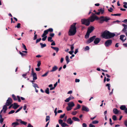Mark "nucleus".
I'll return each mask as SVG.
<instances>
[{
	"mask_svg": "<svg viewBox=\"0 0 127 127\" xmlns=\"http://www.w3.org/2000/svg\"><path fill=\"white\" fill-rule=\"evenodd\" d=\"M115 35L114 33L110 32L107 30L105 31L101 34V36L103 38L106 39H109L114 37Z\"/></svg>",
	"mask_w": 127,
	"mask_h": 127,
	"instance_id": "f257e3e1",
	"label": "nucleus"
},
{
	"mask_svg": "<svg viewBox=\"0 0 127 127\" xmlns=\"http://www.w3.org/2000/svg\"><path fill=\"white\" fill-rule=\"evenodd\" d=\"M76 23H74L70 26L69 30L68 32V34L69 36H73L76 33L77 28L76 26Z\"/></svg>",
	"mask_w": 127,
	"mask_h": 127,
	"instance_id": "f03ea898",
	"label": "nucleus"
},
{
	"mask_svg": "<svg viewBox=\"0 0 127 127\" xmlns=\"http://www.w3.org/2000/svg\"><path fill=\"white\" fill-rule=\"evenodd\" d=\"M94 18L95 20H99V22L101 24L104 21H105L106 22H107L108 20L110 19V18L107 16H101L100 18H99L96 16L94 17Z\"/></svg>",
	"mask_w": 127,
	"mask_h": 127,
	"instance_id": "7ed1b4c3",
	"label": "nucleus"
},
{
	"mask_svg": "<svg viewBox=\"0 0 127 127\" xmlns=\"http://www.w3.org/2000/svg\"><path fill=\"white\" fill-rule=\"evenodd\" d=\"M81 22L82 24L85 25L87 26H89L90 24V21L88 19H83L81 20Z\"/></svg>",
	"mask_w": 127,
	"mask_h": 127,
	"instance_id": "20e7f679",
	"label": "nucleus"
},
{
	"mask_svg": "<svg viewBox=\"0 0 127 127\" xmlns=\"http://www.w3.org/2000/svg\"><path fill=\"white\" fill-rule=\"evenodd\" d=\"M59 123L60 124L62 127H65L69 126V125L65 122H63V120L62 119H60L59 120Z\"/></svg>",
	"mask_w": 127,
	"mask_h": 127,
	"instance_id": "39448f33",
	"label": "nucleus"
},
{
	"mask_svg": "<svg viewBox=\"0 0 127 127\" xmlns=\"http://www.w3.org/2000/svg\"><path fill=\"white\" fill-rule=\"evenodd\" d=\"M112 43V40L111 39H109L105 42L104 45L106 47H108L111 45Z\"/></svg>",
	"mask_w": 127,
	"mask_h": 127,
	"instance_id": "423d86ee",
	"label": "nucleus"
},
{
	"mask_svg": "<svg viewBox=\"0 0 127 127\" xmlns=\"http://www.w3.org/2000/svg\"><path fill=\"white\" fill-rule=\"evenodd\" d=\"M12 102L13 101L12 98L10 97H8L6 100L5 104L7 105V106H9L11 104Z\"/></svg>",
	"mask_w": 127,
	"mask_h": 127,
	"instance_id": "0eeeda50",
	"label": "nucleus"
},
{
	"mask_svg": "<svg viewBox=\"0 0 127 127\" xmlns=\"http://www.w3.org/2000/svg\"><path fill=\"white\" fill-rule=\"evenodd\" d=\"M96 37V36L94 35L91 37H90L87 41V43L88 44H89L92 42L95 39Z\"/></svg>",
	"mask_w": 127,
	"mask_h": 127,
	"instance_id": "6e6552de",
	"label": "nucleus"
},
{
	"mask_svg": "<svg viewBox=\"0 0 127 127\" xmlns=\"http://www.w3.org/2000/svg\"><path fill=\"white\" fill-rule=\"evenodd\" d=\"M31 74L32 75L33 77V80H34L37 79V78L36 74L34 72L33 69V68H32Z\"/></svg>",
	"mask_w": 127,
	"mask_h": 127,
	"instance_id": "1a4fd4ad",
	"label": "nucleus"
},
{
	"mask_svg": "<svg viewBox=\"0 0 127 127\" xmlns=\"http://www.w3.org/2000/svg\"><path fill=\"white\" fill-rule=\"evenodd\" d=\"M95 29V28L93 26H91L90 27L88 28L87 32L90 33H91Z\"/></svg>",
	"mask_w": 127,
	"mask_h": 127,
	"instance_id": "9d476101",
	"label": "nucleus"
},
{
	"mask_svg": "<svg viewBox=\"0 0 127 127\" xmlns=\"http://www.w3.org/2000/svg\"><path fill=\"white\" fill-rule=\"evenodd\" d=\"M100 40L101 39L99 38H95L94 41V43L95 44H97L100 42Z\"/></svg>",
	"mask_w": 127,
	"mask_h": 127,
	"instance_id": "9b49d317",
	"label": "nucleus"
},
{
	"mask_svg": "<svg viewBox=\"0 0 127 127\" xmlns=\"http://www.w3.org/2000/svg\"><path fill=\"white\" fill-rule=\"evenodd\" d=\"M12 107L14 109H16L19 107V105L17 103H13Z\"/></svg>",
	"mask_w": 127,
	"mask_h": 127,
	"instance_id": "f8f14e48",
	"label": "nucleus"
},
{
	"mask_svg": "<svg viewBox=\"0 0 127 127\" xmlns=\"http://www.w3.org/2000/svg\"><path fill=\"white\" fill-rule=\"evenodd\" d=\"M74 99V98L72 96H70L68 98H66L64 101L65 102H68L70 100H72Z\"/></svg>",
	"mask_w": 127,
	"mask_h": 127,
	"instance_id": "ddd939ff",
	"label": "nucleus"
},
{
	"mask_svg": "<svg viewBox=\"0 0 127 127\" xmlns=\"http://www.w3.org/2000/svg\"><path fill=\"white\" fill-rule=\"evenodd\" d=\"M82 111H84L87 112H88L89 111V108L86 106H82Z\"/></svg>",
	"mask_w": 127,
	"mask_h": 127,
	"instance_id": "4468645a",
	"label": "nucleus"
},
{
	"mask_svg": "<svg viewBox=\"0 0 127 127\" xmlns=\"http://www.w3.org/2000/svg\"><path fill=\"white\" fill-rule=\"evenodd\" d=\"M67 105L68 106L70 107H71L72 108L73 107H74L75 105V104L74 102H71L68 103Z\"/></svg>",
	"mask_w": 127,
	"mask_h": 127,
	"instance_id": "2eb2a0df",
	"label": "nucleus"
},
{
	"mask_svg": "<svg viewBox=\"0 0 127 127\" xmlns=\"http://www.w3.org/2000/svg\"><path fill=\"white\" fill-rule=\"evenodd\" d=\"M119 112H120V111H119L117 108H115L113 109V112L114 114H118Z\"/></svg>",
	"mask_w": 127,
	"mask_h": 127,
	"instance_id": "dca6fc26",
	"label": "nucleus"
},
{
	"mask_svg": "<svg viewBox=\"0 0 127 127\" xmlns=\"http://www.w3.org/2000/svg\"><path fill=\"white\" fill-rule=\"evenodd\" d=\"M88 19L89 20L90 22H92L95 20L94 17H93V16H91Z\"/></svg>",
	"mask_w": 127,
	"mask_h": 127,
	"instance_id": "f3484780",
	"label": "nucleus"
},
{
	"mask_svg": "<svg viewBox=\"0 0 127 127\" xmlns=\"http://www.w3.org/2000/svg\"><path fill=\"white\" fill-rule=\"evenodd\" d=\"M67 122L68 124H69L70 125L72 124L73 123V121L70 118H69L67 120Z\"/></svg>",
	"mask_w": 127,
	"mask_h": 127,
	"instance_id": "a211bd4d",
	"label": "nucleus"
},
{
	"mask_svg": "<svg viewBox=\"0 0 127 127\" xmlns=\"http://www.w3.org/2000/svg\"><path fill=\"white\" fill-rule=\"evenodd\" d=\"M19 125V123L17 122H15L11 124L12 126H14L16 127L17 126H18Z\"/></svg>",
	"mask_w": 127,
	"mask_h": 127,
	"instance_id": "6ab92c4d",
	"label": "nucleus"
},
{
	"mask_svg": "<svg viewBox=\"0 0 127 127\" xmlns=\"http://www.w3.org/2000/svg\"><path fill=\"white\" fill-rule=\"evenodd\" d=\"M126 107L125 105H122L120 107V108L122 110H125Z\"/></svg>",
	"mask_w": 127,
	"mask_h": 127,
	"instance_id": "aec40b11",
	"label": "nucleus"
},
{
	"mask_svg": "<svg viewBox=\"0 0 127 127\" xmlns=\"http://www.w3.org/2000/svg\"><path fill=\"white\" fill-rule=\"evenodd\" d=\"M72 120L78 122H79L80 121V120L79 119L75 117H73L72 118Z\"/></svg>",
	"mask_w": 127,
	"mask_h": 127,
	"instance_id": "412c9836",
	"label": "nucleus"
},
{
	"mask_svg": "<svg viewBox=\"0 0 127 127\" xmlns=\"http://www.w3.org/2000/svg\"><path fill=\"white\" fill-rule=\"evenodd\" d=\"M65 59L66 61L67 64H68V63L70 62L68 56H66L65 57Z\"/></svg>",
	"mask_w": 127,
	"mask_h": 127,
	"instance_id": "4be33fe9",
	"label": "nucleus"
},
{
	"mask_svg": "<svg viewBox=\"0 0 127 127\" xmlns=\"http://www.w3.org/2000/svg\"><path fill=\"white\" fill-rule=\"evenodd\" d=\"M90 34V33L87 32L86 34L85 35V38H86L87 39L89 38V35Z\"/></svg>",
	"mask_w": 127,
	"mask_h": 127,
	"instance_id": "5701e85b",
	"label": "nucleus"
},
{
	"mask_svg": "<svg viewBox=\"0 0 127 127\" xmlns=\"http://www.w3.org/2000/svg\"><path fill=\"white\" fill-rule=\"evenodd\" d=\"M0 123L2 124L4 119L3 118H2V117L1 115H0Z\"/></svg>",
	"mask_w": 127,
	"mask_h": 127,
	"instance_id": "b1692460",
	"label": "nucleus"
},
{
	"mask_svg": "<svg viewBox=\"0 0 127 127\" xmlns=\"http://www.w3.org/2000/svg\"><path fill=\"white\" fill-rule=\"evenodd\" d=\"M40 45L41 46V48H43L46 46V45L45 44H43L42 43H40Z\"/></svg>",
	"mask_w": 127,
	"mask_h": 127,
	"instance_id": "393cba45",
	"label": "nucleus"
},
{
	"mask_svg": "<svg viewBox=\"0 0 127 127\" xmlns=\"http://www.w3.org/2000/svg\"><path fill=\"white\" fill-rule=\"evenodd\" d=\"M7 106H8L7 105L5 104V105L3 106L2 108V110H7Z\"/></svg>",
	"mask_w": 127,
	"mask_h": 127,
	"instance_id": "a878e982",
	"label": "nucleus"
},
{
	"mask_svg": "<svg viewBox=\"0 0 127 127\" xmlns=\"http://www.w3.org/2000/svg\"><path fill=\"white\" fill-rule=\"evenodd\" d=\"M112 119L114 121L117 120V118L116 116L115 115H113L112 117Z\"/></svg>",
	"mask_w": 127,
	"mask_h": 127,
	"instance_id": "bb28decb",
	"label": "nucleus"
},
{
	"mask_svg": "<svg viewBox=\"0 0 127 127\" xmlns=\"http://www.w3.org/2000/svg\"><path fill=\"white\" fill-rule=\"evenodd\" d=\"M12 97L14 100H17V98L15 96V95L14 94H12Z\"/></svg>",
	"mask_w": 127,
	"mask_h": 127,
	"instance_id": "cd10ccee",
	"label": "nucleus"
},
{
	"mask_svg": "<svg viewBox=\"0 0 127 127\" xmlns=\"http://www.w3.org/2000/svg\"><path fill=\"white\" fill-rule=\"evenodd\" d=\"M52 37H49L48 38V41H50L51 42H52L53 41V40L52 39Z\"/></svg>",
	"mask_w": 127,
	"mask_h": 127,
	"instance_id": "c85d7f7f",
	"label": "nucleus"
},
{
	"mask_svg": "<svg viewBox=\"0 0 127 127\" xmlns=\"http://www.w3.org/2000/svg\"><path fill=\"white\" fill-rule=\"evenodd\" d=\"M124 37H125L124 36V35H122L120 36V39L123 42L124 40Z\"/></svg>",
	"mask_w": 127,
	"mask_h": 127,
	"instance_id": "c756f323",
	"label": "nucleus"
},
{
	"mask_svg": "<svg viewBox=\"0 0 127 127\" xmlns=\"http://www.w3.org/2000/svg\"><path fill=\"white\" fill-rule=\"evenodd\" d=\"M121 14H111V15L113 16H121Z\"/></svg>",
	"mask_w": 127,
	"mask_h": 127,
	"instance_id": "7c9ffc66",
	"label": "nucleus"
},
{
	"mask_svg": "<svg viewBox=\"0 0 127 127\" xmlns=\"http://www.w3.org/2000/svg\"><path fill=\"white\" fill-rule=\"evenodd\" d=\"M98 123V121L97 120H95L93 121L92 122V123L93 124H97Z\"/></svg>",
	"mask_w": 127,
	"mask_h": 127,
	"instance_id": "2f4dec72",
	"label": "nucleus"
},
{
	"mask_svg": "<svg viewBox=\"0 0 127 127\" xmlns=\"http://www.w3.org/2000/svg\"><path fill=\"white\" fill-rule=\"evenodd\" d=\"M45 92L47 94H49V89L48 88H46L45 91Z\"/></svg>",
	"mask_w": 127,
	"mask_h": 127,
	"instance_id": "473e14b6",
	"label": "nucleus"
},
{
	"mask_svg": "<svg viewBox=\"0 0 127 127\" xmlns=\"http://www.w3.org/2000/svg\"><path fill=\"white\" fill-rule=\"evenodd\" d=\"M98 10L101 12V14H103L104 12V10L102 8H100L99 9H98Z\"/></svg>",
	"mask_w": 127,
	"mask_h": 127,
	"instance_id": "72a5a7b5",
	"label": "nucleus"
},
{
	"mask_svg": "<svg viewBox=\"0 0 127 127\" xmlns=\"http://www.w3.org/2000/svg\"><path fill=\"white\" fill-rule=\"evenodd\" d=\"M21 24L20 23H18L17 26H15V28H20Z\"/></svg>",
	"mask_w": 127,
	"mask_h": 127,
	"instance_id": "f704fd0d",
	"label": "nucleus"
},
{
	"mask_svg": "<svg viewBox=\"0 0 127 127\" xmlns=\"http://www.w3.org/2000/svg\"><path fill=\"white\" fill-rule=\"evenodd\" d=\"M72 109V108L70 107L69 106H68L67 107H66V110L67 111H69L70 110Z\"/></svg>",
	"mask_w": 127,
	"mask_h": 127,
	"instance_id": "c9c22d12",
	"label": "nucleus"
},
{
	"mask_svg": "<svg viewBox=\"0 0 127 127\" xmlns=\"http://www.w3.org/2000/svg\"><path fill=\"white\" fill-rule=\"evenodd\" d=\"M20 123L24 125H26L27 124V123L26 122L22 121L20 122Z\"/></svg>",
	"mask_w": 127,
	"mask_h": 127,
	"instance_id": "e433bc0d",
	"label": "nucleus"
},
{
	"mask_svg": "<svg viewBox=\"0 0 127 127\" xmlns=\"http://www.w3.org/2000/svg\"><path fill=\"white\" fill-rule=\"evenodd\" d=\"M19 53L21 55L22 57H24L25 56H26V54H25L23 53V52H22L20 51H19Z\"/></svg>",
	"mask_w": 127,
	"mask_h": 127,
	"instance_id": "4c0bfd02",
	"label": "nucleus"
},
{
	"mask_svg": "<svg viewBox=\"0 0 127 127\" xmlns=\"http://www.w3.org/2000/svg\"><path fill=\"white\" fill-rule=\"evenodd\" d=\"M57 108H56V115H57V113H61L63 112L62 110H58L57 111Z\"/></svg>",
	"mask_w": 127,
	"mask_h": 127,
	"instance_id": "58836bf2",
	"label": "nucleus"
},
{
	"mask_svg": "<svg viewBox=\"0 0 127 127\" xmlns=\"http://www.w3.org/2000/svg\"><path fill=\"white\" fill-rule=\"evenodd\" d=\"M74 44H72L71 45H69V46L71 47L70 48H71V50H73L74 49Z\"/></svg>",
	"mask_w": 127,
	"mask_h": 127,
	"instance_id": "ea45409f",
	"label": "nucleus"
},
{
	"mask_svg": "<svg viewBox=\"0 0 127 127\" xmlns=\"http://www.w3.org/2000/svg\"><path fill=\"white\" fill-rule=\"evenodd\" d=\"M33 86L35 88H36V87H37L38 88H39V87L37 84L34 83H33Z\"/></svg>",
	"mask_w": 127,
	"mask_h": 127,
	"instance_id": "a19ab883",
	"label": "nucleus"
},
{
	"mask_svg": "<svg viewBox=\"0 0 127 127\" xmlns=\"http://www.w3.org/2000/svg\"><path fill=\"white\" fill-rule=\"evenodd\" d=\"M110 84H107L106 85V86L107 87H108V89L109 90H110Z\"/></svg>",
	"mask_w": 127,
	"mask_h": 127,
	"instance_id": "79ce46f5",
	"label": "nucleus"
},
{
	"mask_svg": "<svg viewBox=\"0 0 127 127\" xmlns=\"http://www.w3.org/2000/svg\"><path fill=\"white\" fill-rule=\"evenodd\" d=\"M23 108V107L22 106H21L20 107L19 109H17L16 111L15 112V113H17L18 112H19V111H20Z\"/></svg>",
	"mask_w": 127,
	"mask_h": 127,
	"instance_id": "37998d69",
	"label": "nucleus"
},
{
	"mask_svg": "<svg viewBox=\"0 0 127 127\" xmlns=\"http://www.w3.org/2000/svg\"><path fill=\"white\" fill-rule=\"evenodd\" d=\"M50 116H47L46 117V122H47L49 120H50Z\"/></svg>",
	"mask_w": 127,
	"mask_h": 127,
	"instance_id": "c03bdc74",
	"label": "nucleus"
},
{
	"mask_svg": "<svg viewBox=\"0 0 127 127\" xmlns=\"http://www.w3.org/2000/svg\"><path fill=\"white\" fill-rule=\"evenodd\" d=\"M65 113L63 115H61L60 117V119H62L64 118V117L65 116Z\"/></svg>",
	"mask_w": 127,
	"mask_h": 127,
	"instance_id": "a18cd8bd",
	"label": "nucleus"
},
{
	"mask_svg": "<svg viewBox=\"0 0 127 127\" xmlns=\"http://www.w3.org/2000/svg\"><path fill=\"white\" fill-rule=\"evenodd\" d=\"M47 30L48 32H52L53 31V29L51 28H49V29Z\"/></svg>",
	"mask_w": 127,
	"mask_h": 127,
	"instance_id": "49530a36",
	"label": "nucleus"
},
{
	"mask_svg": "<svg viewBox=\"0 0 127 127\" xmlns=\"http://www.w3.org/2000/svg\"><path fill=\"white\" fill-rule=\"evenodd\" d=\"M22 45H23V48H24L25 50H27V49L26 48V46L23 43L22 44Z\"/></svg>",
	"mask_w": 127,
	"mask_h": 127,
	"instance_id": "de8ad7c7",
	"label": "nucleus"
},
{
	"mask_svg": "<svg viewBox=\"0 0 127 127\" xmlns=\"http://www.w3.org/2000/svg\"><path fill=\"white\" fill-rule=\"evenodd\" d=\"M56 71V65H55L53 67L52 70H50V72H53Z\"/></svg>",
	"mask_w": 127,
	"mask_h": 127,
	"instance_id": "09e8293b",
	"label": "nucleus"
},
{
	"mask_svg": "<svg viewBox=\"0 0 127 127\" xmlns=\"http://www.w3.org/2000/svg\"><path fill=\"white\" fill-rule=\"evenodd\" d=\"M41 40V38H40L39 39H37L36 41V44L38 42H39Z\"/></svg>",
	"mask_w": 127,
	"mask_h": 127,
	"instance_id": "8fccbe9b",
	"label": "nucleus"
},
{
	"mask_svg": "<svg viewBox=\"0 0 127 127\" xmlns=\"http://www.w3.org/2000/svg\"><path fill=\"white\" fill-rule=\"evenodd\" d=\"M122 31L124 32L125 33L126 32H127V30H126V29L123 28V29Z\"/></svg>",
	"mask_w": 127,
	"mask_h": 127,
	"instance_id": "3c124183",
	"label": "nucleus"
},
{
	"mask_svg": "<svg viewBox=\"0 0 127 127\" xmlns=\"http://www.w3.org/2000/svg\"><path fill=\"white\" fill-rule=\"evenodd\" d=\"M54 87H53V88H50V90H54V89H55V88L56 87V83H55L54 84Z\"/></svg>",
	"mask_w": 127,
	"mask_h": 127,
	"instance_id": "603ef678",
	"label": "nucleus"
},
{
	"mask_svg": "<svg viewBox=\"0 0 127 127\" xmlns=\"http://www.w3.org/2000/svg\"><path fill=\"white\" fill-rule=\"evenodd\" d=\"M15 112V111L14 110H11L8 113V114H10L14 113Z\"/></svg>",
	"mask_w": 127,
	"mask_h": 127,
	"instance_id": "864d4df0",
	"label": "nucleus"
},
{
	"mask_svg": "<svg viewBox=\"0 0 127 127\" xmlns=\"http://www.w3.org/2000/svg\"><path fill=\"white\" fill-rule=\"evenodd\" d=\"M122 25L124 27V28L125 29H127V25H125L124 24H123Z\"/></svg>",
	"mask_w": 127,
	"mask_h": 127,
	"instance_id": "5fc2aeb1",
	"label": "nucleus"
},
{
	"mask_svg": "<svg viewBox=\"0 0 127 127\" xmlns=\"http://www.w3.org/2000/svg\"><path fill=\"white\" fill-rule=\"evenodd\" d=\"M77 113L76 111H73L72 113L71 114L73 115H75Z\"/></svg>",
	"mask_w": 127,
	"mask_h": 127,
	"instance_id": "6e6d98bb",
	"label": "nucleus"
},
{
	"mask_svg": "<svg viewBox=\"0 0 127 127\" xmlns=\"http://www.w3.org/2000/svg\"><path fill=\"white\" fill-rule=\"evenodd\" d=\"M48 72H47L45 73L44 74L42 75V76L45 77V76H46L48 74Z\"/></svg>",
	"mask_w": 127,
	"mask_h": 127,
	"instance_id": "4d7b16f0",
	"label": "nucleus"
},
{
	"mask_svg": "<svg viewBox=\"0 0 127 127\" xmlns=\"http://www.w3.org/2000/svg\"><path fill=\"white\" fill-rule=\"evenodd\" d=\"M109 121L110 122V124L111 126H112L113 124H114V123H112V121L111 118L109 119Z\"/></svg>",
	"mask_w": 127,
	"mask_h": 127,
	"instance_id": "13d9d810",
	"label": "nucleus"
},
{
	"mask_svg": "<svg viewBox=\"0 0 127 127\" xmlns=\"http://www.w3.org/2000/svg\"><path fill=\"white\" fill-rule=\"evenodd\" d=\"M41 64V63L40 61H38V63L37 64V66L38 67H39L40 66Z\"/></svg>",
	"mask_w": 127,
	"mask_h": 127,
	"instance_id": "bf43d9fd",
	"label": "nucleus"
},
{
	"mask_svg": "<svg viewBox=\"0 0 127 127\" xmlns=\"http://www.w3.org/2000/svg\"><path fill=\"white\" fill-rule=\"evenodd\" d=\"M43 38H42V40L43 41H45L46 40L47 37V36H45L44 37H43Z\"/></svg>",
	"mask_w": 127,
	"mask_h": 127,
	"instance_id": "052dcab7",
	"label": "nucleus"
},
{
	"mask_svg": "<svg viewBox=\"0 0 127 127\" xmlns=\"http://www.w3.org/2000/svg\"><path fill=\"white\" fill-rule=\"evenodd\" d=\"M17 98H18V102H21V100L20 99V97L18 96V95H17Z\"/></svg>",
	"mask_w": 127,
	"mask_h": 127,
	"instance_id": "680f3d73",
	"label": "nucleus"
},
{
	"mask_svg": "<svg viewBox=\"0 0 127 127\" xmlns=\"http://www.w3.org/2000/svg\"><path fill=\"white\" fill-rule=\"evenodd\" d=\"M113 10V9L112 7H110L109 9H108V10L110 12H112Z\"/></svg>",
	"mask_w": 127,
	"mask_h": 127,
	"instance_id": "e2e57ef3",
	"label": "nucleus"
},
{
	"mask_svg": "<svg viewBox=\"0 0 127 127\" xmlns=\"http://www.w3.org/2000/svg\"><path fill=\"white\" fill-rule=\"evenodd\" d=\"M82 126L83 127H87V125L85 123H83L82 124Z\"/></svg>",
	"mask_w": 127,
	"mask_h": 127,
	"instance_id": "0e129e2a",
	"label": "nucleus"
},
{
	"mask_svg": "<svg viewBox=\"0 0 127 127\" xmlns=\"http://www.w3.org/2000/svg\"><path fill=\"white\" fill-rule=\"evenodd\" d=\"M89 47L88 46H86L85 48V49L86 50H89Z\"/></svg>",
	"mask_w": 127,
	"mask_h": 127,
	"instance_id": "69168bd1",
	"label": "nucleus"
},
{
	"mask_svg": "<svg viewBox=\"0 0 127 127\" xmlns=\"http://www.w3.org/2000/svg\"><path fill=\"white\" fill-rule=\"evenodd\" d=\"M124 124L127 127V120H125L124 122Z\"/></svg>",
	"mask_w": 127,
	"mask_h": 127,
	"instance_id": "338daca9",
	"label": "nucleus"
},
{
	"mask_svg": "<svg viewBox=\"0 0 127 127\" xmlns=\"http://www.w3.org/2000/svg\"><path fill=\"white\" fill-rule=\"evenodd\" d=\"M89 127H95V126L92 125V124H90L89 125Z\"/></svg>",
	"mask_w": 127,
	"mask_h": 127,
	"instance_id": "774afa93",
	"label": "nucleus"
}]
</instances>
